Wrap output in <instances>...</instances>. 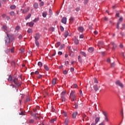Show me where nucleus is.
Masks as SVG:
<instances>
[{
    "mask_svg": "<svg viewBox=\"0 0 125 125\" xmlns=\"http://www.w3.org/2000/svg\"><path fill=\"white\" fill-rule=\"evenodd\" d=\"M69 98L71 101H76L77 96H76V91H71L70 94Z\"/></svg>",
    "mask_w": 125,
    "mask_h": 125,
    "instance_id": "1",
    "label": "nucleus"
},
{
    "mask_svg": "<svg viewBox=\"0 0 125 125\" xmlns=\"http://www.w3.org/2000/svg\"><path fill=\"white\" fill-rule=\"evenodd\" d=\"M122 22H123V17H120V19L118 20L116 26V29H117L118 30H120V24H121V23H122Z\"/></svg>",
    "mask_w": 125,
    "mask_h": 125,
    "instance_id": "2",
    "label": "nucleus"
},
{
    "mask_svg": "<svg viewBox=\"0 0 125 125\" xmlns=\"http://www.w3.org/2000/svg\"><path fill=\"white\" fill-rule=\"evenodd\" d=\"M102 113H103V115H104V121L105 122H109V119H108V116L107 115V113H106L105 111H102Z\"/></svg>",
    "mask_w": 125,
    "mask_h": 125,
    "instance_id": "3",
    "label": "nucleus"
},
{
    "mask_svg": "<svg viewBox=\"0 0 125 125\" xmlns=\"http://www.w3.org/2000/svg\"><path fill=\"white\" fill-rule=\"evenodd\" d=\"M34 38L35 39V41H39V40H40V38H41V36H40V34L36 33L34 35Z\"/></svg>",
    "mask_w": 125,
    "mask_h": 125,
    "instance_id": "4",
    "label": "nucleus"
},
{
    "mask_svg": "<svg viewBox=\"0 0 125 125\" xmlns=\"http://www.w3.org/2000/svg\"><path fill=\"white\" fill-rule=\"evenodd\" d=\"M116 84L117 85H119V86H120V87H124V84H123L120 81H116Z\"/></svg>",
    "mask_w": 125,
    "mask_h": 125,
    "instance_id": "5",
    "label": "nucleus"
},
{
    "mask_svg": "<svg viewBox=\"0 0 125 125\" xmlns=\"http://www.w3.org/2000/svg\"><path fill=\"white\" fill-rule=\"evenodd\" d=\"M6 39L5 40V44H6L7 46H10V45H9V43H10V39L6 37Z\"/></svg>",
    "mask_w": 125,
    "mask_h": 125,
    "instance_id": "6",
    "label": "nucleus"
},
{
    "mask_svg": "<svg viewBox=\"0 0 125 125\" xmlns=\"http://www.w3.org/2000/svg\"><path fill=\"white\" fill-rule=\"evenodd\" d=\"M62 23L63 24H66L67 23V18L63 17L61 20Z\"/></svg>",
    "mask_w": 125,
    "mask_h": 125,
    "instance_id": "7",
    "label": "nucleus"
},
{
    "mask_svg": "<svg viewBox=\"0 0 125 125\" xmlns=\"http://www.w3.org/2000/svg\"><path fill=\"white\" fill-rule=\"evenodd\" d=\"M71 35H72L71 33L69 34V32H68V31H66L64 33L65 38H67V37H68V36H69V37H71Z\"/></svg>",
    "mask_w": 125,
    "mask_h": 125,
    "instance_id": "8",
    "label": "nucleus"
},
{
    "mask_svg": "<svg viewBox=\"0 0 125 125\" xmlns=\"http://www.w3.org/2000/svg\"><path fill=\"white\" fill-rule=\"evenodd\" d=\"M94 51V48L92 47H89L88 49V52H90V53H91L92 52H93Z\"/></svg>",
    "mask_w": 125,
    "mask_h": 125,
    "instance_id": "9",
    "label": "nucleus"
},
{
    "mask_svg": "<svg viewBox=\"0 0 125 125\" xmlns=\"http://www.w3.org/2000/svg\"><path fill=\"white\" fill-rule=\"evenodd\" d=\"M78 30L81 33H83V26H80L78 27Z\"/></svg>",
    "mask_w": 125,
    "mask_h": 125,
    "instance_id": "10",
    "label": "nucleus"
},
{
    "mask_svg": "<svg viewBox=\"0 0 125 125\" xmlns=\"http://www.w3.org/2000/svg\"><path fill=\"white\" fill-rule=\"evenodd\" d=\"M29 10H30V7H28L26 9L23 10L22 11V13L25 14V13H27V12H28V11H29Z\"/></svg>",
    "mask_w": 125,
    "mask_h": 125,
    "instance_id": "11",
    "label": "nucleus"
},
{
    "mask_svg": "<svg viewBox=\"0 0 125 125\" xmlns=\"http://www.w3.org/2000/svg\"><path fill=\"white\" fill-rule=\"evenodd\" d=\"M94 90L95 91H97L98 90V85L97 84H95L93 86Z\"/></svg>",
    "mask_w": 125,
    "mask_h": 125,
    "instance_id": "12",
    "label": "nucleus"
},
{
    "mask_svg": "<svg viewBox=\"0 0 125 125\" xmlns=\"http://www.w3.org/2000/svg\"><path fill=\"white\" fill-rule=\"evenodd\" d=\"M104 44V42H99L98 43V46L100 47V46H102V45H103Z\"/></svg>",
    "mask_w": 125,
    "mask_h": 125,
    "instance_id": "13",
    "label": "nucleus"
},
{
    "mask_svg": "<svg viewBox=\"0 0 125 125\" xmlns=\"http://www.w3.org/2000/svg\"><path fill=\"white\" fill-rule=\"evenodd\" d=\"M112 44V45H113V48H112V49L113 50H115V49H116V48H117V45H116L114 42H112L111 43Z\"/></svg>",
    "mask_w": 125,
    "mask_h": 125,
    "instance_id": "14",
    "label": "nucleus"
},
{
    "mask_svg": "<svg viewBox=\"0 0 125 125\" xmlns=\"http://www.w3.org/2000/svg\"><path fill=\"white\" fill-rule=\"evenodd\" d=\"M6 35H7V39H9L10 40H11V38H12L13 36L12 35H10L8 33H7V32H6Z\"/></svg>",
    "mask_w": 125,
    "mask_h": 125,
    "instance_id": "15",
    "label": "nucleus"
},
{
    "mask_svg": "<svg viewBox=\"0 0 125 125\" xmlns=\"http://www.w3.org/2000/svg\"><path fill=\"white\" fill-rule=\"evenodd\" d=\"M99 121H100V117H96L95 120V123H96V124H98V122H99Z\"/></svg>",
    "mask_w": 125,
    "mask_h": 125,
    "instance_id": "16",
    "label": "nucleus"
},
{
    "mask_svg": "<svg viewBox=\"0 0 125 125\" xmlns=\"http://www.w3.org/2000/svg\"><path fill=\"white\" fill-rule=\"evenodd\" d=\"M80 54H81V55H83V56H84V57H86V53H85V52H84L83 51L80 52Z\"/></svg>",
    "mask_w": 125,
    "mask_h": 125,
    "instance_id": "17",
    "label": "nucleus"
},
{
    "mask_svg": "<svg viewBox=\"0 0 125 125\" xmlns=\"http://www.w3.org/2000/svg\"><path fill=\"white\" fill-rule=\"evenodd\" d=\"M77 115H78V112H74L72 114L73 119H76V117H77Z\"/></svg>",
    "mask_w": 125,
    "mask_h": 125,
    "instance_id": "18",
    "label": "nucleus"
},
{
    "mask_svg": "<svg viewBox=\"0 0 125 125\" xmlns=\"http://www.w3.org/2000/svg\"><path fill=\"white\" fill-rule=\"evenodd\" d=\"M70 23H73L74 21H75V18L74 17H70V18L69 19Z\"/></svg>",
    "mask_w": 125,
    "mask_h": 125,
    "instance_id": "19",
    "label": "nucleus"
},
{
    "mask_svg": "<svg viewBox=\"0 0 125 125\" xmlns=\"http://www.w3.org/2000/svg\"><path fill=\"white\" fill-rule=\"evenodd\" d=\"M52 83L53 85H55V84H56V79H53V80L52 81Z\"/></svg>",
    "mask_w": 125,
    "mask_h": 125,
    "instance_id": "20",
    "label": "nucleus"
},
{
    "mask_svg": "<svg viewBox=\"0 0 125 125\" xmlns=\"http://www.w3.org/2000/svg\"><path fill=\"white\" fill-rule=\"evenodd\" d=\"M18 81V79H17V78H14L13 79V83H15V84H18L17 83Z\"/></svg>",
    "mask_w": 125,
    "mask_h": 125,
    "instance_id": "21",
    "label": "nucleus"
},
{
    "mask_svg": "<svg viewBox=\"0 0 125 125\" xmlns=\"http://www.w3.org/2000/svg\"><path fill=\"white\" fill-rule=\"evenodd\" d=\"M69 123V118H66L65 120V121H64V124L65 125H68V124Z\"/></svg>",
    "mask_w": 125,
    "mask_h": 125,
    "instance_id": "22",
    "label": "nucleus"
},
{
    "mask_svg": "<svg viewBox=\"0 0 125 125\" xmlns=\"http://www.w3.org/2000/svg\"><path fill=\"white\" fill-rule=\"evenodd\" d=\"M31 16H32V14H29L25 18V20H28V19H29V18H31Z\"/></svg>",
    "mask_w": 125,
    "mask_h": 125,
    "instance_id": "23",
    "label": "nucleus"
},
{
    "mask_svg": "<svg viewBox=\"0 0 125 125\" xmlns=\"http://www.w3.org/2000/svg\"><path fill=\"white\" fill-rule=\"evenodd\" d=\"M74 42L75 44H79V40L77 39L74 40Z\"/></svg>",
    "mask_w": 125,
    "mask_h": 125,
    "instance_id": "24",
    "label": "nucleus"
},
{
    "mask_svg": "<svg viewBox=\"0 0 125 125\" xmlns=\"http://www.w3.org/2000/svg\"><path fill=\"white\" fill-rule=\"evenodd\" d=\"M61 44V43L60 42H58L56 44L55 46L57 48L58 47H59L60 46V45Z\"/></svg>",
    "mask_w": 125,
    "mask_h": 125,
    "instance_id": "25",
    "label": "nucleus"
},
{
    "mask_svg": "<svg viewBox=\"0 0 125 125\" xmlns=\"http://www.w3.org/2000/svg\"><path fill=\"white\" fill-rule=\"evenodd\" d=\"M47 15V12H44L42 13V16L44 18H45L46 17V16Z\"/></svg>",
    "mask_w": 125,
    "mask_h": 125,
    "instance_id": "26",
    "label": "nucleus"
},
{
    "mask_svg": "<svg viewBox=\"0 0 125 125\" xmlns=\"http://www.w3.org/2000/svg\"><path fill=\"white\" fill-rule=\"evenodd\" d=\"M34 7L35 9H37L39 7V4L38 3H35L34 5Z\"/></svg>",
    "mask_w": 125,
    "mask_h": 125,
    "instance_id": "27",
    "label": "nucleus"
},
{
    "mask_svg": "<svg viewBox=\"0 0 125 125\" xmlns=\"http://www.w3.org/2000/svg\"><path fill=\"white\" fill-rule=\"evenodd\" d=\"M35 44L39 47L40 46V43H39V41L38 40H35Z\"/></svg>",
    "mask_w": 125,
    "mask_h": 125,
    "instance_id": "28",
    "label": "nucleus"
},
{
    "mask_svg": "<svg viewBox=\"0 0 125 125\" xmlns=\"http://www.w3.org/2000/svg\"><path fill=\"white\" fill-rule=\"evenodd\" d=\"M44 68L46 71H49V68H48V66L46 65H44Z\"/></svg>",
    "mask_w": 125,
    "mask_h": 125,
    "instance_id": "29",
    "label": "nucleus"
},
{
    "mask_svg": "<svg viewBox=\"0 0 125 125\" xmlns=\"http://www.w3.org/2000/svg\"><path fill=\"white\" fill-rule=\"evenodd\" d=\"M61 100L63 102H65L66 101V98H65V97H64V96H62Z\"/></svg>",
    "mask_w": 125,
    "mask_h": 125,
    "instance_id": "30",
    "label": "nucleus"
},
{
    "mask_svg": "<svg viewBox=\"0 0 125 125\" xmlns=\"http://www.w3.org/2000/svg\"><path fill=\"white\" fill-rule=\"evenodd\" d=\"M9 14L11 16H14V15H15V12H14V11H11L10 12Z\"/></svg>",
    "mask_w": 125,
    "mask_h": 125,
    "instance_id": "31",
    "label": "nucleus"
},
{
    "mask_svg": "<svg viewBox=\"0 0 125 125\" xmlns=\"http://www.w3.org/2000/svg\"><path fill=\"white\" fill-rule=\"evenodd\" d=\"M2 28L4 29V32H6L7 31V26L6 25H3Z\"/></svg>",
    "mask_w": 125,
    "mask_h": 125,
    "instance_id": "32",
    "label": "nucleus"
},
{
    "mask_svg": "<svg viewBox=\"0 0 125 125\" xmlns=\"http://www.w3.org/2000/svg\"><path fill=\"white\" fill-rule=\"evenodd\" d=\"M39 20H40V18H37L33 20V22H34L35 23H37V22H38Z\"/></svg>",
    "mask_w": 125,
    "mask_h": 125,
    "instance_id": "33",
    "label": "nucleus"
},
{
    "mask_svg": "<svg viewBox=\"0 0 125 125\" xmlns=\"http://www.w3.org/2000/svg\"><path fill=\"white\" fill-rule=\"evenodd\" d=\"M12 81V76L11 75L9 76V78L8 79V82H11Z\"/></svg>",
    "mask_w": 125,
    "mask_h": 125,
    "instance_id": "34",
    "label": "nucleus"
},
{
    "mask_svg": "<svg viewBox=\"0 0 125 125\" xmlns=\"http://www.w3.org/2000/svg\"><path fill=\"white\" fill-rule=\"evenodd\" d=\"M34 24H35L34 22H29V27H33Z\"/></svg>",
    "mask_w": 125,
    "mask_h": 125,
    "instance_id": "35",
    "label": "nucleus"
},
{
    "mask_svg": "<svg viewBox=\"0 0 125 125\" xmlns=\"http://www.w3.org/2000/svg\"><path fill=\"white\" fill-rule=\"evenodd\" d=\"M64 46H65V45L64 44H62L61 45H60V47L59 49H60V50L63 49Z\"/></svg>",
    "mask_w": 125,
    "mask_h": 125,
    "instance_id": "36",
    "label": "nucleus"
},
{
    "mask_svg": "<svg viewBox=\"0 0 125 125\" xmlns=\"http://www.w3.org/2000/svg\"><path fill=\"white\" fill-rule=\"evenodd\" d=\"M78 61L80 62V63H82V58L81 57V56H78Z\"/></svg>",
    "mask_w": 125,
    "mask_h": 125,
    "instance_id": "37",
    "label": "nucleus"
},
{
    "mask_svg": "<svg viewBox=\"0 0 125 125\" xmlns=\"http://www.w3.org/2000/svg\"><path fill=\"white\" fill-rule=\"evenodd\" d=\"M15 8H16V6H15V5H11L10 6L11 9H15Z\"/></svg>",
    "mask_w": 125,
    "mask_h": 125,
    "instance_id": "38",
    "label": "nucleus"
},
{
    "mask_svg": "<svg viewBox=\"0 0 125 125\" xmlns=\"http://www.w3.org/2000/svg\"><path fill=\"white\" fill-rule=\"evenodd\" d=\"M38 66H39V67H42V63L41 62H39L38 63Z\"/></svg>",
    "mask_w": 125,
    "mask_h": 125,
    "instance_id": "39",
    "label": "nucleus"
},
{
    "mask_svg": "<svg viewBox=\"0 0 125 125\" xmlns=\"http://www.w3.org/2000/svg\"><path fill=\"white\" fill-rule=\"evenodd\" d=\"M73 108L75 109H78V104L75 103V104L73 105Z\"/></svg>",
    "mask_w": 125,
    "mask_h": 125,
    "instance_id": "40",
    "label": "nucleus"
},
{
    "mask_svg": "<svg viewBox=\"0 0 125 125\" xmlns=\"http://www.w3.org/2000/svg\"><path fill=\"white\" fill-rule=\"evenodd\" d=\"M122 27L121 29H123V30H125V23L122 24Z\"/></svg>",
    "mask_w": 125,
    "mask_h": 125,
    "instance_id": "41",
    "label": "nucleus"
},
{
    "mask_svg": "<svg viewBox=\"0 0 125 125\" xmlns=\"http://www.w3.org/2000/svg\"><path fill=\"white\" fill-rule=\"evenodd\" d=\"M60 29H61V32H64V27H63V26L61 25Z\"/></svg>",
    "mask_w": 125,
    "mask_h": 125,
    "instance_id": "42",
    "label": "nucleus"
},
{
    "mask_svg": "<svg viewBox=\"0 0 125 125\" xmlns=\"http://www.w3.org/2000/svg\"><path fill=\"white\" fill-rule=\"evenodd\" d=\"M49 13H50V16H51L52 15L53 12H52V10H51V9H49Z\"/></svg>",
    "mask_w": 125,
    "mask_h": 125,
    "instance_id": "43",
    "label": "nucleus"
},
{
    "mask_svg": "<svg viewBox=\"0 0 125 125\" xmlns=\"http://www.w3.org/2000/svg\"><path fill=\"white\" fill-rule=\"evenodd\" d=\"M115 65H116V64H115V62H114L111 63V67H112V68H114V67H115Z\"/></svg>",
    "mask_w": 125,
    "mask_h": 125,
    "instance_id": "44",
    "label": "nucleus"
},
{
    "mask_svg": "<svg viewBox=\"0 0 125 125\" xmlns=\"http://www.w3.org/2000/svg\"><path fill=\"white\" fill-rule=\"evenodd\" d=\"M18 39H19V40H22V39H23V36H22V35H20L19 36Z\"/></svg>",
    "mask_w": 125,
    "mask_h": 125,
    "instance_id": "45",
    "label": "nucleus"
},
{
    "mask_svg": "<svg viewBox=\"0 0 125 125\" xmlns=\"http://www.w3.org/2000/svg\"><path fill=\"white\" fill-rule=\"evenodd\" d=\"M6 19L7 21H9L10 20V17L9 16H6Z\"/></svg>",
    "mask_w": 125,
    "mask_h": 125,
    "instance_id": "46",
    "label": "nucleus"
},
{
    "mask_svg": "<svg viewBox=\"0 0 125 125\" xmlns=\"http://www.w3.org/2000/svg\"><path fill=\"white\" fill-rule=\"evenodd\" d=\"M56 120H57L56 118H54L53 120H51V123H54V122H56Z\"/></svg>",
    "mask_w": 125,
    "mask_h": 125,
    "instance_id": "47",
    "label": "nucleus"
},
{
    "mask_svg": "<svg viewBox=\"0 0 125 125\" xmlns=\"http://www.w3.org/2000/svg\"><path fill=\"white\" fill-rule=\"evenodd\" d=\"M65 94H66V92H65V91H63L61 93L62 96H64V95H65Z\"/></svg>",
    "mask_w": 125,
    "mask_h": 125,
    "instance_id": "48",
    "label": "nucleus"
},
{
    "mask_svg": "<svg viewBox=\"0 0 125 125\" xmlns=\"http://www.w3.org/2000/svg\"><path fill=\"white\" fill-rule=\"evenodd\" d=\"M89 0H84V4H86Z\"/></svg>",
    "mask_w": 125,
    "mask_h": 125,
    "instance_id": "49",
    "label": "nucleus"
},
{
    "mask_svg": "<svg viewBox=\"0 0 125 125\" xmlns=\"http://www.w3.org/2000/svg\"><path fill=\"white\" fill-rule=\"evenodd\" d=\"M94 83H98V81H97L96 78H94Z\"/></svg>",
    "mask_w": 125,
    "mask_h": 125,
    "instance_id": "50",
    "label": "nucleus"
},
{
    "mask_svg": "<svg viewBox=\"0 0 125 125\" xmlns=\"http://www.w3.org/2000/svg\"><path fill=\"white\" fill-rule=\"evenodd\" d=\"M20 26H17L16 27V31H18V30H20Z\"/></svg>",
    "mask_w": 125,
    "mask_h": 125,
    "instance_id": "51",
    "label": "nucleus"
},
{
    "mask_svg": "<svg viewBox=\"0 0 125 125\" xmlns=\"http://www.w3.org/2000/svg\"><path fill=\"white\" fill-rule=\"evenodd\" d=\"M44 4V3H43V1H42V2L40 3V6H42Z\"/></svg>",
    "mask_w": 125,
    "mask_h": 125,
    "instance_id": "52",
    "label": "nucleus"
},
{
    "mask_svg": "<svg viewBox=\"0 0 125 125\" xmlns=\"http://www.w3.org/2000/svg\"><path fill=\"white\" fill-rule=\"evenodd\" d=\"M29 101H31V100L29 98H27L25 100V102H29Z\"/></svg>",
    "mask_w": 125,
    "mask_h": 125,
    "instance_id": "53",
    "label": "nucleus"
},
{
    "mask_svg": "<svg viewBox=\"0 0 125 125\" xmlns=\"http://www.w3.org/2000/svg\"><path fill=\"white\" fill-rule=\"evenodd\" d=\"M65 65L66 66H69V62H68V61L65 62Z\"/></svg>",
    "mask_w": 125,
    "mask_h": 125,
    "instance_id": "54",
    "label": "nucleus"
},
{
    "mask_svg": "<svg viewBox=\"0 0 125 125\" xmlns=\"http://www.w3.org/2000/svg\"><path fill=\"white\" fill-rule=\"evenodd\" d=\"M27 33H28L29 34H30V33H32V29H29L27 30Z\"/></svg>",
    "mask_w": 125,
    "mask_h": 125,
    "instance_id": "55",
    "label": "nucleus"
},
{
    "mask_svg": "<svg viewBox=\"0 0 125 125\" xmlns=\"http://www.w3.org/2000/svg\"><path fill=\"white\" fill-rule=\"evenodd\" d=\"M29 123L30 124H33V123H34V120L32 119V120H29Z\"/></svg>",
    "mask_w": 125,
    "mask_h": 125,
    "instance_id": "56",
    "label": "nucleus"
},
{
    "mask_svg": "<svg viewBox=\"0 0 125 125\" xmlns=\"http://www.w3.org/2000/svg\"><path fill=\"white\" fill-rule=\"evenodd\" d=\"M80 39H83V35L81 34L79 36Z\"/></svg>",
    "mask_w": 125,
    "mask_h": 125,
    "instance_id": "57",
    "label": "nucleus"
},
{
    "mask_svg": "<svg viewBox=\"0 0 125 125\" xmlns=\"http://www.w3.org/2000/svg\"><path fill=\"white\" fill-rule=\"evenodd\" d=\"M80 94L81 96H83V91L82 90L80 91Z\"/></svg>",
    "mask_w": 125,
    "mask_h": 125,
    "instance_id": "58",
    "label": "nucleus"
},
{
    "mask_svg": "<svg viewBox=\"0 0 125 125\" xmlns=\"http://www.w3.org/2000/svg\"><path fill=\"white\" fill-rule=\"evenodd\" d=\"M76 87H78V84H74L73 85V88H76Z\"/></svg>",
    "mask_w": 125,
    "mask_h": 125,
    "instance_id": "59",
    "label": "nucleus"
},
{
    "mask_svg": "<svg viewBox=\"0 0 125 125\" xmlns=\"http://www.w3.org/2000/svg\"><path fill=\"white\" fill-rule=\"evenodd\" d=\"M75 69L73 67H71L70 68V71L71 72H74Z\"/></svg>",
    "mask_w": 125,
    "mask_h": 125,
    "instance_id": "60",
    "label": "nucleus"
},
{
    "mask_svg": "<svg viewBox=\"0 0 125 125\" xmlns=\"http://www.w3.org/2000/svg\"><path fill=\"white\" fill-rule=\"evenodd\" d=\"M42 75H40L38 76H37L38 79H42Z\"/></svg>",
    "mask_w": 125,
    "mask_h": 125,
    "instance_id": "61",
    "label": "nucleus"
},
{
    "mask_svg": "<svg viewBox=\"0 0 125 125\" xmlns=\"http://www.w3.org/2000/svg\"><path fill=\"white\" fill-rule=\"evenodd\" d=\"M11 51L12 53H13V52H14V47L12 48L11 49Z\"/></svg>",
    "mask_w": 125,
    "mask_h": 125,
    "instance_id": "62",
    "label": "nucleus"
},
{
    "mask_svg": "<svg viewBox=\"0 0 125 125\" xmlns=\"http://www.w3.org/2000/svg\"><path fill=\"white\" fill-rule=\"evenodd\" d=\"M63 73L64 74V75H67V71L66 70H64L63 71Z\"/></svg>",
    "mask_w": 125,
    "mask_h": 125,
    "instance_id": "63",
    "label": "nucleus"
},
{
    "mask_svg": "<svg viewBox=\"0 0 125 125\" xmlns=\"http://www.w3.org/2000/svg\"><path fill=\"white\" fill-rule=\"evenodd\" d=\"M99 125H105V123H104V122H102L101 124H100Z\"/></svg>",
    "mask_w": 125,
    "mask_h": 125,
    "instance_id": "64",
    "label": "nucleus"
}]
</instances>
